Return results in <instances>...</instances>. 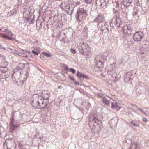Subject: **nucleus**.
I'll return each mask as SVG.
<instances>
[{"mask_svg":"<svg viewBox=\"0 0 149 149\" xmlns=\"http://www.w3.org/2000/svg\"><path fill=\"white\" fill-rule=\"evenodd\" d=\"M116 65L114 64H110L108 66V73L111 75L112 77H116Z\"/></svg>","mask_w":149,"mask_h":149,"instance_id":"obj_7","label":"nucleus"},{"mask_svg":"<svg viewBox=\"0 0 149 149\" xmlns=\"http://www.w3.org/2000/svg\"><path fill=\"white\" fill-rule=\"evenodd\" d=\"M87 15L86 10L82 8H79L77 11L76 19L77 20L80 21L85 18Z\"/></svg>","mask_w":149,"mask_h":149,"instance_id":"obj_5","label":"nucleus"},{"mask_svg":"<svg viewBox=\"0 0 149 149\" xmlns=\"http://www.w3.org/2000/svg\"><path fill=\"white\" fill-rule=\"evenodd\" d=\"M25 51H26L27 53H29V52H30L29 51V50H27V51L25 50Z\"/></svg>","mask_w":149,"mask_h":149,"instance_id":"obj_49","label":"nucleus"},{"mask_svg":"<svg viewBox=\"0 0 149 149\" xmlns=\"http://www.w3.org/2000/svg\"><path fill=\"white\" fill-rule=\"evenodd\" d=\"M145 53L144 52H141V55L144 54Z\"/></svg>","mask_w":149,"mask_h":149,"instance_id":"obj_46","label":"nucleus"},{"mask_svg":"<svg viewBox=\"0 0 149 149\" xmlns=\"http://www.w3.org/2000/svg\"><path fill=\"white\" fill-rule=\"evenodd\" d=\"M89 124L91 130L93 129L98 125H100L102 124V122L98 119L96 117L92 116L89 118Z\"/></svg>","mask_w":149,"mask_h":149,"instance_id":"obj_3","label":"nucleus"},{"mask_svg":"<svg viewBox=\"0 0 149 149\" xmlns=\"http://www.w3.org/2000/svg\"><path fill=\"white\" fill-rule=\"evenodd\" d=\"M95 60L96 66L98 68H103L104 63L107 61L106 57L103 55L96 56Z\"/></svg>","mask_w":149,"mask_h":149,"instance_id":"obj_4","label":"nucleus"},{"mask_svg":"<svg viewBox=\"0 0 149 149\" xmlns=\"http://www.w3.org/2000/svg\"><path fill=\"white\" fill-rule=\"evenodd\" d=\"M61 87V86H59L58 87V89H60V88Z\"/></svg>","mask_w":149,"mask_h":149,"instance_id":"obj_50","label":"nucleus"},{"mask_svg":"<svg viewBox=\"0 0 149 149\" xmlns=\"http://www.w3.org/2000/svg\"><path fill=\"white\" fill-rule=\"evenodd\" d=\"M77 75L78 77L80 79H82L84 78H86L87 79H89V77L87 75H85L78 71L77 72Z\"/></svg>","mask_w":149,"mask_h":149,"instance_id":"obj_22","label":"nucleus"},{"mask_svg":"<svg viewBox=\"0 0 149 149\" xmlns=\"http://www.w3.org/2000/svg\"><path fill=\"white\" fill-rule=\"evenodd\" d=\"M31 104L33 106L38 109H43L45 107L48 102H44L43 99L38 94H34L31 98Z\"/></svg>","mask_w":149,"mask_h":149,"instance_id":"obj_1","label":"nucleus"},{"mask_svg":"<svg viewBox=\"0 0 149 149\" xmlns=\"http://www.w3.org/2000/svg\"><path fill=\"white\" fill-rule=\"evenodd\" d=\"M8 70V69L6 66L0 67V79H5L8 77L5 76V73Z\"/></svg>","mask_w":149,"mask_h":149,"instance_id":"obj_13","label":"nucleus"},{"mask_svg":"<svg viewBox=\"0 0 149 149\" xmlns=\"http://www.w3.org/2000/svg\"><path fill=\"white\" fill-rule=\"evenodd\" d=\"M139 143L137 142H132L130 147L128 149H140Z\"/></svg>","mask_w":149,"mask_h":149,"instance_id":"obj_18","label":"nucleus"},{"mask_svg":"<svg viewBox=\"0 0 149 149\" xmlns=\"http://www.w3.org/2000/svg\"><path fill=\"white\" fill-rule=\"evenodd\" d=\"M133 78L132 73L130 72H127L124 76V81L126 82L130 81Z\"/></svg>","mask_w":149,"mask_h":149,"instance_id":"obj_15","label":"nucleus"},{"mask_svg":"<svg viewBox=\"0 0 149 149\" xmlns=\"http://www.w3.org/2000/svg\"><path fill=\"white\" fill-rule=\"evenodd\" d=\"M42 54L45 56L47 57H50L51 56V55L49 54V53L45 52H43Z\"/></svg>","mask_w":149,"mask_h":149,"instance_id":"obj_33","label":"nucleus"},{"mask_svg":"<svg viewBox=\"0 0 149 149\" xmlns=\"http://www.w3.org/2000/svg\"><path fill=\"white\" fill-rule=\"evenodd\" d=\"M41 96L43 99H48L50 97V93L48 92V91L46 90L43 91L42 93Z\"/></svg>","mask_w":149,"mask_h":149,"instance_id":"obj_19","label":"nucleus"},{"mask_svg":"<svg viewBox=\"0 0 149 149\" xmlns=\"http://www.w3.org/2000/svg\"><path fill=\"white\" fill-rule=\"evenodd\" d=\"M129 108L133 111H136L138 110L137 107L135 105L131 104L129 106Z\"/></svg>","mask_w":149,"mask_h":149,"instance_id":"obj_25","label":"nucleus"},{"mask_svg":"<svg viewBox=\"0 0 149 149\" xmlns=\"http://www.w3.org/2000/svg\"><path fill=\"white\" fill-rule=\"evenodd\" d=\"M62 67L64 68V70L66 72L68 73L71 72L72 73H74V69L72 68L69 69L66 65L64 64H63Z\"/></svg>","mask_w":149,"mask_h":149,"instance_id":"obj_20","label":"nucleus"},{"mask_svg":"<svg viewBox=\"0 0 149 149\" xmlns=\"http://www.w3.org/2000/svg\"><path fill=\"white\" fill-rule=\"evenodd\" d=\"M79 52L84 55L86 59L91 56L92 54L91 47L86 43L80 44L78 46Z\"/></svg>","mask_w":149,"mask_h":149,"instance_id":"obj_2","label":"nucleus"},{"mask_svg":"<svg viewBox=\"0 0 149 149\" xmlns=\"http://www.w3.org/2000/svg\"><path fill=\"white\" fill-rule=\"evenodd\" d=\"M69 77L70 78L72 81H73V82H74V78L72 77V76H69Z\"/></svg>","mask_w":149,"mask_h":149,"instance_id":"obj_37","label":"nucleus"},{"mask_svg":"<svg viewBox=\"0 0 149 149\" xmlns=\"http://www.w3.org/2000/svg\"><path fill=\"white\" fill-rule=\"evenodd\" d=\"M7 144L8 145L9 149H15L16 145L15 141L13 139H6V140Z\"/></svg>","mask_w":149,"mask_h":149,"instance_id":"obj_9","label":"nucleus"},{"mask_svg":"<svg viewBox=\"0 0 149 149\" xmlns=\"http://www.w3.org/2000/svg\"><path fill=\"white\" fill-rule=\"evenodd\" d=\"M140 110L141 111L143 112V113H144L143 112V109H140Z\"/></svg>","mask_w":149,"mask_h":149,"instance_id":"obj_47","label":"nucleus"},{"mask_svg":"<svg viewBox=\"0 0 149 149\" xmlns=\"http://www.w3.org/2000/svg\"><path fill=\"white\" fill-rule=\"evenodd\" d=\"M24 68H25L26 70L28 69L29 68V64L20 63L14 70L15 71H21Z\"/></svg>","mask_w":149,"mask_h":149,"instance_id":"obj_10","label":"nucleus"},{"mask_svg":"<svg viewBox=\"0 0 149 149\" xmlns=\"http://www.w3.org/2000/svg\"><path fill=\"white\" fill-rule=\"evenodd\" d=\"M0 36L1 37H3L6 39L9 40H13L12 38H11L8 37L6 35L3 34L1 33L0 35Z\"/></svg>","mask_w":149,"mask_h":149,"instance_id":"obj_26","label":"nucleus"},{"mask_svg":"<svg viewBox=\"0 0 149 149\" xmlns=\"http://www.w3.org/2000/svg\"><path fill=\"white\" fill-rule=\"evenodd\" d=\"M83 94L85 95H86L87 96H89L90 94H88V93L86 92H83Z\"/></svg>","mask_w":149,"mask_h":149,"instance_id":"obj_38","label":"nucleus"},{"mask_svg":"<svg viewBox=\"0 0 149 149\" xmlns=\"http://www.w3.org/2000/svg\"><path fill=\"white\" fill-rule=\"evenodd\" d=\"M43 58H44V57L43 56H40V58L42 59H43Z\"/></svg>","mask_w":149,"mask_h":149,"instance_id":"obj_48","label":"nucleus"},{"mask_svg":"<svg viewBox=\"0 0 149 149\" xmlns=\"http://www.w3.org/2000/svg\"><path fill=\"white\" fill-rule=\"evenodd\" d=\"M143 34L141 32H136L134 35L133 39L135 41H140L143 38Z\"/></svg>","mask_w":149,"mask_h":149,"instance_id":"obj_11","label":"nucleus"},{"mask_svg":"<svg viewBox=\"0 0 149 149\" xmlns=\"http://www.w3.org/2000/svg\"><path fill=\"white\" fill-rule=\"evenodd\" d=\"M1 31L3 32H5L6 33H7V31L9 33H10L11 36H13V34L10 30L9 31L8 29H2Z\"/></svg>","mask_w":149,"mask_h":149,"instance_id":"obj_28","label":"nucleus"},{"mask_svg":"<svg viewBox=\"0 0 149 149\" xmlns=\"http://www.w3.org/2000/svg\"><path fill=\"white\" fill-rule=\"evenodd\" d=\"M87 4L90 3L92 2V0H85Z\"/></svg>","mask_w":149,"mask_h":149,"instance_id":"obj_35","label":"nucleus"},{"mask_svg":"<svg viewBox=\"0 0 149 149\" xmlns=\"http://www.w3.org/2000/svg\"><path fill=\"white\" fill-rule=\"evenodd\" d=\"M32 53L33 54H35L36 55H37L38 54V52H37L36 51H34V50H32Z\"/></svg>","mask_w":149,"mask_h":149,"instance_id":"obj_36","label":"nucleus"},{"mask_svg":"<svg viewBox=\"0 0 149 149\" xmlns=\"http://www.w3.org/2000/svg\"><path fill=\"white\" fill-rule=\"evenodd\" d=\"M142 120L143 121H144L145 122H146L148 121L147 119L145 117H143Z\"/></svg>","mask_w":149,"mask_h":149,"instance_id":"obj_39","label":"nucleus"},{"mask_svg":"<svg viewBox=\"0 0 149 149\" xmlns=\"http://www.w3.org/2000/svg\"><path fill=\"white\" fill-rule=\"evenodd\" d=\"M2 29H3L2 28H0V30H1V31Z\"/></svg>","mask_w":149,"mask_h":149,"instance_id":"obj_51","label":"nucleus"},{"mask_svg":"<svg viewBox=\"0 0 149 149\" xmlns=\"http://www.w3.org/2000/svg\"><path fill=\"white\" fill-rule=\"evenodd\" d=\"M14 114H12V116L11 117L10 122L9 125L10 129L12 131L14 130L15 129L17 128L19 126V125L18 124V123H19V122L17 121H16L15 123H17V124H15V121L14 119Z\"/></svg>","mask_w":149,"mask_h":149,"instance_id":"obj_8","label":"nucleus"},{"mask_svg":"<svg viewBox=\"0 0 149 149\" xmlns=\"http://www.w3.org/2000/svg\"><path fill=\"white\" fill-rule=\"evenodd\" d=\"M22 51L23 52H24V50L23 49H22Z\"/></svg>","mask_w":149,"mask_h":149,"instance_id":"obj_52","label":"nucleus"},{"mask_svg":"<svg viewBox=\"0 0 149 149\" xmlns=\"http://www.w3.org/2000/svg\"><path fill=\"white\" fill-rule=\"evenodd\" d=\"M13 72V73L12 74V78H14L15 80L19 79L20 75L22 73V72L21 71H15L14 70Z\"/></svg>","mask_w":149,"mask_h":149,"instance_id":"obj_16","label":"nucleus"},{"mask_svg":"<svg viewBox=\"0 0 149 149\" xmlns=\"http://www.w3.org/2000/svg\"><path fill=\"white\" fill-rule=\"evenodd\" d=\"M96 95L102 98L103 99H104L105 98V96L104 94L101 93H96Z\"/></svg>","mask_w":149,"mask_h":149,"instance_id":"obj_29","label":"nucleus"},{"mask_svg":"<svg viewBox=\"0 0 149 149\" xmlns=\"http://www.w3.org/2000/svg\"><path fill=\"white\" fill-rule=\"evenodd\" d=\"M0 49H3L4 50H6V48H5L4 47H3L2 45H0Z\"/></svg>","mask_w":149,"mask_h":149,"instance_id":"obj_43","label":"nucleus"},{"mask_svg":"<svg viewBox=\"0 0 149 149\" xmlns=\"http://www.w3.org/2000/svg\"><path fill=\"white\" fill-rule=\"evenodd\" d=\"M132 0H122V3L125 8L130 6L132 2Z\"/></svg>","mask_w":149,"mask_h":149,"instance_id":"obj_21","label":"nucleus"},{"mask_svg":"<svg viewBox=\"0 0 149 149\" xmlns=\"http://www.w3.org/2000/svg\"><path fill=\"white\" fill-rule=\"evenodd\" d=\"M111 101H110V102L112 104L111 108L112 109H114L118 107L119 108H117V109H120V108L117 105L116 101H115L113 99H112L111 98Z\"/></svg>","mask_w":149,"mask_h":149,"instance_id":"obj_23","label":"nucleus"},{"mask_svg":"<svg viewBox=\"0 0 149 149\" xmlns=\"http://www.w3.org/2000/svg\"><path fill=\"white\" fill-rule=\"evenodd\" d=\"M9 148L8 146V145L7 144V143L5 141V142L3 143V149H8Z\"/></svg>","mask_w":149,"mask_h":149,"instance_id":"obj_32","label":"nucleus"},{"mask_svg":"<svg viewBox=\"0 0 149 149\" xmlns=\"http://www.w3.org/2000/svg\"><path fill=\"white\" fill-rule=\"evenodd\" d=\"M59 6L61 9H63L67 12L69 11L70 12V14H72V11H71L72 10H68L69 8V6L68 4H66L65 3H62Z\"/></svg>","mask_w":149,"mask_h":149,"instance_id":"obj_17","label":"nucleus"},{"mask_svg":"<svg viewBox=\"0 0 149 149\" xmlns=\"http://www.w3.org/2000/svg\"><path fill=\"white\" fill-rule=\"evenodd\" d=\"M70 51L72 53H74V49H72V48L70 50Z\"/></svg>","mask_w":149,"mask_h":149,"instance_id":"obj_42","label":"nucleus"},{"mask_svg":"<svg viewBox=\"0 0 149 149\" xmlns=\"http://www.w3.org/2000/svg\"><path fill=\"white\" fill-rule=\"evenodd\" d=\"M9 49L11 50L12 52L14 53H15L17 54H18V52L16 50H15L14 49H12L10 48H9Z\"/></svg>","mask_w":149,"mask_h":149,"instance_id":"obj_34","label":"nucleus"},{"mask_svg":"<svg viewBox=\"0 0 149 149\" xmlns=\"http://www.w3.org/2000/svg\"><path fill=\"white\" fill-rule=\"evenodd\" d=\"M75 85H81L82 84H81V82H80V83H79V82H77L76 81H75Z\"/></svg>","mask_w":149,"mask_h":149,"instance_id":"obj_41","label":"nucleus"},{"mask_svg":"<svg viewBox=\"0 0 149 149\" xmlns=\"http://www.w3.org/2000/svg\"><path fill=\"white\" fill-rule=\"evenodd\" d=\"M62 42L64 43H68V40H67L66 39H64L63 40Z\"/></svg>","mask_w":149,"mask_h":149,"instance_id":"obj_40","label":"nucleus"},{"mask_svg":"<svg viewBox=\"0 0 149 149\" xmlns=\"http://www.w3.org/2000/svg\"><path fill=\"white\" fill-rule=\"evenodd\" d=\"M17 54L22 56H23L26 58L27 57V55L23 53H22L18 52V53Z\"/></svg>","mask_w":149,"mask_h":149,"instance_id":"obj_30","label":"nucleus"},{"mask_svg":"<svg viewBox=\"0 0 149 149\" xmlns=\"http://www.w3.org/2000/svg\"><path fill=\"white\" fill-rule=\"evenodd\" d=\"M96 6L100 9L106 7L107 6L105 0H96Z\"/></svg>","mask_w":149,"mask_h":149,"instance_id":"obj_12","label":"nucleus"},{"mask_svg":"<svg viewBox=\"0 0 149 149\" xmlns=\"http://www.w3.org/2000/svg\"><path fill=\"white\" fill-rule=\"evenodd\" d=\"M104 18L101 15H99L94 20V21L95 22H98L99 23L102 22H103Z\"/></svg>","mask_w":149,"mask_h":149,"instance_id":"obj_24","label":"nucleus"},{"mask_svg":"<svg viewBox=\"0 0 149 149\" xmlns=\"http://www.w3.org/2000/svg\"><path fill=\"white\" fill-rule=\"evenodd\" d=\"M25 1H28V0H25Z\"/></svg>","mask_w":149,"mask_h":149,"instance_id":"obj_54","label":"nucleus"},{"mask_svg":"<svg viewBox=\"0 0 149 149\" xmlns=\"http://www.w3.org/2000/svg\"><path fill=\"white\" fill-rule=\"evenodd\" d=\"M6 33V35L7 36H10V33H8L7 31V33Z\"/></svg>","mask_w":149,"mask_h":149,"instance_id":"obj_45","label":"nucleus"},{"mask_svg":"<svg viewBox=\"0 0 149 149\" xmlns=\"http://www.w3.org/2000/svg\"><path fill=\"white\" fill-rule=\"evenodd\" d=\"M80 4V3L79 2H77L76 3H75V5H79Z\"/></svg>","mask_w":149,"mask_h":149,"instance_id":"obj_44","label":"nucleus"},{"mask_svg":"<svg viewBox=\"0 0 149 149\" xmlns=\"http://www.w3.org/2000/svg\"><path fill=\"white\" fill-rule=\"evenodd\" d=\"M123 23V21L121 18L119 16H115L113 17L111 23H110V25L112 24H113L114 26H116L119 27Z\"/></svg>","mask_w":149,"mask_h":149,"instance_id":"obj_6","label":"nucleus"},{"mask_svg":"<svg viewBox=\"0 0 149 149\" xmlns=\"http://www.w3.org/2000/svg\"><path fill=\"white\" fill-rule=\"evenodd\" d=\"M145 114L146 115V114ZM146 115H147V116H148V115H149V114H146Z\"/></svg>","mask_w":149,"mask_h":149,"instance_id":"obj_53","label":"nucleus"},{"mask_svg":"<svg viewBox=\"0 0 149 149\" xmlns=\"http://www.w3.org/2000/svg\"><path fill=\"white\" fill-rule=\"evenodd\" d=\"M131 31L132 28L130 25H125L123 28V33L125 35L129 34Z\"/></svg>","mask_w":149,"mask_h":149,"instance_id":"obj_14","label":"nucleus"},{"mask_svg":"<svg viewBox=\"0 0 149 149\" xmlns=\"http://www.w3.org/2000/svg\"><path fill=\"white\" fill-rule=\"evenodd\" d=\"M109 100H107V99L105 98L104 99H103V102L104 104L107 105H109Z\"/></svg>","mask_w":149,"mask_h":149,"instance_id":"obj_27","label":"nucleus"},{"mask_svg":"<svg viewBox=\"0 0 149 149\" xmlns=\"http://www.w3.org/2000/svg\"><path fill=\"white\" fill-rule=\"evenodd\" d=\"M131 123L132 124V126L135 127H138L139 126V123L136 124L134 121H132Z\"/></svg>","mask_w":149,"mask_h":149,"instance_id":"obj_31","label":"nucleus"}]
</instances>
